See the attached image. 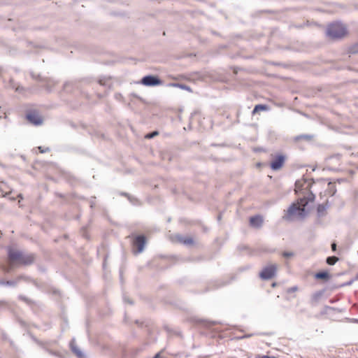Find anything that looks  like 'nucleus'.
I'll return each instance as SVG.
<instances>
[{"instance_id":"nucleus-24","label":"nucleus","mask_w":358,"mask_h":358,"mask_svg":"<svg viewBox=\"0 0 358 358\" xmlns=\"http://www.w3.org/2000/svg\"><path fill=\"white\" fill-rule=\"evenodd\" d=\"M179 88L182 89V90H185L189 91V92L192 91L191 88L189 86H187L186 85H184V84H181V83H180Z\"/></svg>"},{"instance_id":"nucleus-37","label":"nucleus","mask_w":358,"mask_h":358,"mask_svg":"<svg viewBox=\"0 0 358 358\" xmlns=\"http://www.w3.org/2000/svg\"><path fill=\"white\" fill-rule=\"evenodd\" d=\"M69 83H66L64 85V88L65 89L68 85H69Z\"/></svg>"},{"instance_id":"nucleus-6","label":"nucleus","mask_w":358,"mask_h":358,"mask_svg":"<svg viewBox=\"0 0 358 358\" xmlns=\"http://www.w3.org/2000/svg\"><path fill=\"white\" fill-rule=\"evenodd\" d=\"M285 161V157L283 155H278L273 157V159L271 162V168L273 171H278L280 169Z\"/></svg>"},{"instance_id":"nucleus-15","label":"nucleus","mask_w":358,"mask_h":358,"mask_svg":"<svg viewBox=\"0 0 358 358\" xmlns=\"http://www.w3.org/2000/svg\"><path fill=\"white\" fill-rule=\"evenodd\" d=\"M330 277V274L327 271H320L315 275V278L316 279H321L324 280H328Z\"/></svg>"},{"instance_id":"nucleus-20","label":"nucleus","mask_w":358,"mask_h":358,"mask_svg":"<svg viewBox=\"0 0 358 358\" xmlns=\"http://www.w3.org/2000/svg\"><path fill=\"white\" fill-rule=\"evenodd\" d=\"M338 261V258L336 256H331L327 258V263L329 265H334Z\"/></svg>"},{"instance_id":"nucleus-26","label":"nucleus","mask_w":358,"mask_h":358,"mask_svg":"<svg viewBox=\"0 0 358 358\" xmlns=\"http://www.w3.org/2000/svg\"><path fill=\"white\" fill-rule=\"evenodd\" d=\"M298 290V287L296 286L292 287L287 289V292H294Z\"/></svg>"},{"instance_id":"nucleus-5","label":"nucleus","mask_w":358,"mask_h":358,"mask_svg":"<svg viewBox=\"0 0 358 358\" xmlns=\"http://www.w3.org/2000/svg\"><path fill=\"white\" fill-rule=\"evenodd\" d=\"M141 83L145 86H157L162 85V80L157 76L148 75L142 78Z\"/></svg>"},{"instance_id":"nucleus-35","label":"nucleus","mask_w":358,"mask_h":358,"mask_svg":"<svg viewBox=\"0 0 358 358\" xmlns=\"http://www.w3.org/2000/svg\"><path fill=\"white\" fill-rule=\"evenodd\" d=\"M23 90V87H16L15 91L21 92V90Z\"/></svg>"},{"instance_id":"nucleus-21","label":"nucleus","mask_w":358,"mask_h":358,"mask_svg":"<svg viewBox=\"0 0 358 358\" xmlns=\"http://www.w3.org/2000/svg\"><path fill=\"white\" fill-rule=\"evenodd\" d=\"M159 134V132L157 131H154L152 132L148 133L145 136V138L151 139L155 136H157Z\"/></svg>"},{"instance_id":"nucleus-23","label":"nucleus","mask_w":358,"mask_h":358,"mask_svg":"<svg viewBox=\"0 0 358 358\" xmlns=\"http://www.w3.org/2000/svg\"><path fill=\"white\" fill-rule=\"evenodd\" d=\"M296 140H299V139H306V140H310L311 139V136H309V135H301V136H299L296 138Z\"/></svg>"},{"instance_id":"nucleus-18","label":"nucleus","mask_w":358,"mask_h":358,"mask_svg":"<svg viewBox=\"0 0 358 358\" xmlns=\"http://www.w3.org/2000/svg\"><path fill=\"white\" fill-rule=\"evenodd\" d=\"M268 109V106L264 104L256 105L252 112V115L258 113L260 110H267Z\"/></svg>"},{"instance_id":"nucleus-38","label":"nucleus","mask_w":358,"mask_h":358,"mask_svg":"<svg viewBox=\"0 0 358 358\" xmlns=\"http://www.w3.org/2000/svg\"><path fill=\"white\" fill-rule=\"evenodd\" d=\"M217 218H218V220H220L221 219V215H219Z\"/></svg>"},{"instance_id":"nucleus-22","label":"nucleus","mask_w":358,"mask_h":358,"mask_svg":"<svg viewBox=\"0 0 358 358\" xmlns=\"http://www.w3.org/2000/svg\"><path fill=\"white\" fill-rule=\"evenodd\" d=\"M315 195L310 192L308 194V195L307 196H304L303 198L306 199V200L308 202L310 201H313L314 199H315Z\"/></svg>"},{"instance_id":"nucleus-3","label":"nucleus","mask_w":358,"mask_h":358,"mask_svg":"<svg viewBox=\"0 0 358 358\" xmlns=\"http://www.w3.org/2000/svg\"><path fill=\"white\" fill-rule=\"evenodd\" d=\"M347 33L346 27L344 24L336 22L329 25L327 34L332 38H338L344 36Z\"/></svg>"},{"instance_id":"nucleus-25","label":"nucleus","mask_w":358,"mask_h":358,"mask_svg":"<svg viewBox=\"0 0 358 358\" xmlns=\"http://www.w3.org/2000/svg\"><path fill=\"white\" fill-rule=\"evenodd\" d=\"M282 255L284 257L289 258L293 256V253L291 252H284Z\"/></svg>"},{"instance_id":"nucleus-30","label":"nucleus","mask_w":358,"mask_h":358,"mask_svg":"<svg viewBox=\"0 0 358 358\" xmlns=\"http://www.w3.org/2000/svg\"><path fill=\"white\" fill-rule=\"evenodd\" d=\"M38 149L41 153L46 152L50 150V149L48 148H47L46 149L44 150V149H42V147H38Z\"/></svg>"},{"instance_id":"nucleus-7","label":"nucleus","mask_w":358,"mask_h":358,"mask_svg":"<svg viewBox=\"0 0 358 358\" xmlns=\"http://www.w3.org/2000/svg\"><path fill=\"white\" fill-rule=\"evenodd\" d=\"M31 76L34 79H38L40 81L44 82V87L45 89L50 92L52 88L56 85L57 82L50 78H41L40 76H36L34 73H31Z\"/></svg>"},{"instance_id":"nucleus-19","label":"nucleus","mask_w":358,"mask_h":358,"mask_svg":"<svg viewBox=\"0 0 358 358\" xmlns=\"http://www.w3.org/2000/svg\"><path fill=\"white\" fill-rule=\"evenodd\" d=\"M324 294V291H319L315 293H314L312 295L311 301L312 303H317L318 301L321 299Z\"/></svg>"},{"instance_id":"nucleus-40","label":"nucleus","mask_w":358,"mask_h":358,"mask_svg":"<svg viewBox=\"0 0 358 358\" xmlns=\"http://www.w3.org/2000/svg\"><path fill=\"white\" fill-rule=\"evenodd\" d=\"M272 286H273V287H275V282H274V283H273V284H272Z\"/></svg>"},{"instance_id":"nucleus-28","label":"nucleus","mask_w":358,"mask_h":358,"mask_svg":"<svg viewBox=\"0 0 358 358\" xmlns=\"http://www.w3.org/2000/svg\"><path fill=\"white\" fill-rule=\"evenodd\" d=\"M180 83H171L168 84L169 87H179Z\"/></svg>"},{"instance_id":"nucleus-2","label":"nucleus","mask_w":358,"mask_h":358,"mask_svg":"<svg viewBox=\"0 0 358 358\" xmlns=\"http://www.w3.org/2000/svg\"><path fill=\"white\" fill-rule=\"evenodd\" d=\"M22 255L23 252L8 247V264L2 265V270L6 273H10L15 266L20 265Z\"/></svg>"},{"instance_id":"nucleus-11","label":"nucleus","mask_w":358,"mask_h":358,"mask_svg":"<svg viewBox=\"0 0 358 358\" xmlns=\"http://www.w3.org/2000/svg\"><path fill=\"white\" fill-rule=\"evenodd\" d=\"M263 222V217L259 215L250 218V224L255 228H260L262 226Z\"/></svg>"},{"instance_id":"nucleus-8","label":"nucleus","mask_w":358,"mask_h":358,"mask_svg":"<svg viewBox=\"0 0 358 358\" xmlns=\"http://www.w3.org/2000/svg\"><path fill=\"white\" fill-rule=\"evenodd\" d=\"M145 244V236L144 235H138L133 240V245L137 248L138 253L143 252Z\"/></svg>"},{"instance_id":"nucleus-14","label":"nucleus","mask_w":358,"mask_h":358,"mask_svg":"<svg viewBox=\"0 0 358 358\" xmlns=\"http://www.w3.org/2000/svg\"><path fill=\"white\" fill-rule=\"evenodd\" d=\"M329 202L326 201L325 203L319 204L317 208V213L318 217H324L326 215L327 209L329 208Z\"/></svg>"},{"instance_id":"nucleus-36","label":"nucleus","mask_w":358,"mask_h":358,"mask_svg":"<svg viewBox=\"0 0 358 358\" xmlns=\"http://www.w3.org/2000/svg\"><path fill=\"white\" fill-rule=\"evenodd\" d=\"M20 299L24 300V301H27V299L25 297H24V296H20Z\"/></svg>"},{"instance_id":"nucleus-10","label":"nucleus","mask_w":358,"mask_h":358,"mask_svg":"<svg viewBox=\"0 0 358 358\" xmlns=\"http://www.w3.org/2000/svg\"><path fill=\"white\" fill-rule=\"evenodd\" d=\"M27 120L34 125H41L43 123V120L41 116L36 113L31 112L27 114Z\"/></svg>"},{"instance_id":"nucleus-16","label":"nucleus","mask_w":358,"mask_h":358,"mask_svg":"<svg viewBox=\"0 0 358 358\" xmlns=\"http://www.w3.org/2000/svg\"><path fill=\"white\" fill-rule=\"evenodd\" d=\"M326 192L327 194L330 195V196H334L336 192V185L334 182H329L328 183V187H327V189L326 190Z\"/></svg>"},{"instance_id":"nucleus-34","label":"nucleus","mask_w":358,"mask_h":358,"mask_svg":"<svg viewBox=\"0 0 358 358\" xmlns=\"http://www.w3.org/2000/svg\"><path fill=\"white\" fill-rule=\"evenodd\" d=\"M256 358H275L274 357H270V356H268V355H264V356H262V357H256Z\"/></svg>"},{"instance_id":"nucleus-13","label":"nucleus","mask_w":358,"mask_h":358,"mask_svg":"<svg viewBox=\"0 0 358 358\" xmlns=\"http://www.w3.org/2000/svg\"><path fill=\"white\" fill-rule=\"evenodd\" d=\"M70 347L72 352L78 357V358H85V355L82 352V351L78 348L75 343V340L73 339L70 343Z\"/></svg>"},{"instance_id":"nucleus-12","label":"nucleus","mask_w":358,"mask_h":358,"mask_svg":"<svg viewBox=\"0 0 358 358\" xmlns=\"http://www.w3.org/2000/svg\"><path fill=\"white\" fill-rule=\"evenodd\" d=\"M34 259L35 257L34 254H28L23 252L20 265H30L34 263Z\"/></svg>"},{"instance_id":"nucleus-33","label":"nucleus","mask_w":358,"mask_h":358,"mask_svg":"<svg viewBox=\"0 0 358 358\" xmlns=\"http://www.w3.org/2000/svg\"><path fill=\"white\" fill-rule=\"evenodd\" d=\"M124 301H126V302L129 303V304H133L132 301H131V300H130V299H127L126 297H124Z\"/></svg>"},{"instance_id":"nucleus-32","label":"nucleus","mask_w":358,"mask_h":358,"mask_svg":"<svg viewBox=\"0 0 358 358\" xmlns=\"http://www.w3.org/2000/svg\"><path fill=\"white\" fill-rule=\"evenodd\" d=\"M121 195H123V196L127 197L129 200H131V196L128 193L122 192V193H121Z\"/></svg>"},{"instance_id":"nucleus-39","label":"nucleus","mask_w":358,"mask_h":358,"mask_svg":"<svg viewBox=\"0 0 358 358\" xmlns=\"http://www.w3.org/2000/svg\"><path fill=\"white\" fill-rule=\"evenodd\" d=\"M18 197H20V198L22 199V194H19V195H18Z\"/></svg>"},{"instance_id":"nucleus-31","label":"nucleus","mask_w":358,"mask_h":358,"mask_svg":"<svg viewBox=\"0 0 358 358\" xmlns=\"http://www.w3.org/2000/svg\"><path fill=\"white\" fill-rule=\"evenodd\" d=\"M331 246L332 251H336V250L337 245H336V243H334V242L332 243Z\"/></svg>"},{"instance_id":"nucleus-29","label":"nucleus","mask_w":358,"mask_h":358,"mask_svg":"<svg viewBox=\"0 0 358 358\" xmlns=\"http://www.w3.org/2000/svg\"><path fill=\"white\" fill-rule=\"evenodd\" d=\"M163 352V350L159 352L158 353H157L152 358H164L161 356V354L162 352Z\"/></svg>"},{"instance_id":"nucleus-9","label":"nucleus","mask_w":358,"mask_h":358,"mask_svg":"<svg viewBox=\"0 0 358 358\" xmlns=\"http://www.w3.org/2000/svg\"><path fill=\"white\" fill-rule=\"evenodd\" d=\"M173 241L185 245H192L194 244V240L192 238L189 236H184L178 234L174 236Z\"/></svg>"},{"instance_id":"nucleus-27","label":"nucleus","mask_w":358,"mask_h":358,"mask_svg":"<svg viewBox=\"0 0 358 358\" xmlns=\"http://www.w3.org/2000/svg\"><path fill=\"white\" fill-rule=\"evenodd\" d=\"M99 83L101 85H106V80L105 78H101L99 80Z\"/></svg>"},{"instance_id":"nucleus-4","label":"nucleus","mask_w":358,"mask_h":358,"mask_svg":"<svg viewBox=\"0 0 358 358\" xmlns=\"http://www.w3.org/2000/svg\"><path fill=\"white\" fill-rule=\"evenodd\" d=\"M276 271L277 266L275 264H270L262 269L259 273V277L262 280H270L275 275Z\"/></svg>"},{"instance_id":"nucleus-17","label":"nucleus","mask_w":358,"mask_h":358,"mask_svg":"<svg viewBox=\"0 0 358 358\" xmlns=\"http://www.w3.org/2000/svg\"><path fill=\"white\" fill-rule=\"evenodd\" d=\"M22 276H19L17 279V280H0V285H8V286H12V287H15L17 285V281L18 280L20 279H22Z\"/></svg>"},{"instance_id":"nucleus-1","label":"nucleus","mask_w":358,"mask_h":358,"mask_svg":"<svg viewBox=\"0 0 358 358\" xmlns=\"http://www.w3.org/2000/svg\"><path fill=\"white\" fill-rule=\"evenodd\" d=\"M308 201L304 198H299L296 203H292L287 210L282 219L286 221H293L294 219L303 220L308 215L306 206Z\"/></svg>"}]
</instances>
